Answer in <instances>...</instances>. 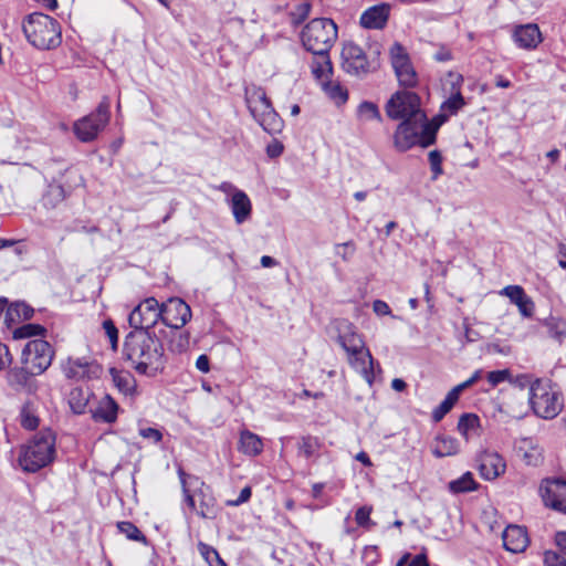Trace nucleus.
<instances>
[{
    "instance_id": "nucleus-41",
    "label": "nucleus",
    "mask_w": 566,
    "mask_h": 566,
    "mask_svg": "<svg viewBox=\"0 0 566 566\" xmlns=\"http://www.w3.org/2000/svg\"><path fill=\"white\" fill-rule=\"evenodd\" d=\"M395 73H396V76H397L399 83L402 86L413 87L417 85L418 77H417V73L411 63H409L405 67H401L400 70H398Z\"/></svg>"
},
{
    "instance_id": "nucleus-10",
    "label": "nucleus",
    "mask_w": 566,
    "mask_h": 566,
    "mask_svg": "<svg viewBox=\"0 0 566 566\" xmlns=\"http://www.w3.org/2000/svg\"><path fill=\"white\" fill-rule=\"evenodd\" d=\"M53 357L54 350L49 342L42 338L31 339L21 352V365L41 375L51 366Z\"/></svg>"
},
{
    "instance_id": "nucleus-11",
    "label": "nucleus",
    "mask_w": 566,
    "mask_h": 566,
    "mask_svg": "<svg viewBox=\"0 0 566 566\" xmlns=\"http://www.w3.org/2000/svg\"><path fill=\"white\" fill-rule=\"evenodd\" d=\"M161 314L159 302L155 297H147L129 313L128 324L133 331L158 332L156 325Z\"/></svg>"
},
{
    "instance_id": "nucleus-52",
    "label": "nucleus",
    "mask_w": 566,
    "mask_h": 566,
    "mask_svg": "<svg viewBox=\"0 0 566 566\" xmlns=\"http://www.w3.org/2000/svg\"><path fill=\"white\" fill-rule=\"evenodd\" d=\"M371 507L361 506L356 511L355 521L359 526L368 527L370 525Z\"/></svg>"
},
{
    "instance_id": "nucleus-38",
    "label": "nucleus",
    "mask_w": 566,
    "mask_h": 566,
    "mask_svg": "<svg viewBox=\"0 0 566 566\" xmlns=\"http://www.w3.org/2000/svg\"><path fill=\"white\" fill-rule=\"evenodd\" d=\"M46 329L40 324H24L13 331L14 339L30 338L32 336H42Z\"/></svg>"
},
{
    "instance_id": "nucleus-25",
    "label": "nucleus",
    "mask_w": 566,
    "mask_h": 566,
    "mask_svg": "<svg viewBox=\"0 0 566 566\" xmlns=\"http://www.w3.org/2000/svg\"><path fill=\"white\" fill-rule=\"evenodd\" d=\"M460 446L455 438L439 436L436 438L432 453L437 458L451 457L459 452Z\"/></svg>"
},
{
    "instance_id": "nucleus-40",
    "label": "nucleus",
    "mask_w": 566,
    "mask_h": 566,
    "mask_svg": "<svg viewBox=\"0 0 566 566\" xmlns=\"http://www.w3.org/2000/svg\"><path fill=\"white\" fill-rule=\"evenodd\" d=\"M21 426L28 430H34L39 426V418L30 401H28L20 412Z\"/></svg>"
},
{
    "instance_id": "nucleus-44",
    "label": "nucleus",
    "mask_w": 566,
    "mask_h": 566,
    "mask_svg": "<svg viewBox=\"0 0 566 566\" xmlns=\"http://www.w3.org/2000/svg\"><path fill=\"white\" fill-rule=\"evenodd\" d=\"M464 105V98L460 92L452 94L441 106L449 114H455Z\"/></svg>"
},
{
    "instance_id": "nucleus-4",
    "label": "nucleus",
    "mask_w": 566,
    "mask_h": 566,
    "mask_svg": "<svg viewBox=\"0 0 566 566\" xmlns=\"http://www.w3.org/2000/svg\"><path fill=\"white\" fill-rule=\"evenodd\" d=\"M22 30L29 43L39 50H52L62 42L59 22L44 13L29 14L23 21Z\"/></svg>"
},
{
    "instance_id": "nucleus-26",
    "label": "nucleus",
    "mask_w": 566,
    "mask_h": 566,
    "mask_svg": "<svg viewBox=\"0 0 566 566\" xmlns=\"http://www.w3.org/2000/svg\"><path fill=\"white\" fill-rule=\"evenodd\" d=\"M114 385L125 396H133L136 391V379L128 371H119L115 368L111 369Z\"/></svg>"
},
{
    "instance_id": "nucleus-33",
    "label": "nucleus",
    "mask_w": 566,
    "mask_h": 566,
    "mask_svg": "<svg viewBox=\"0 0 566 566\" xmlns=\"http://www.w3.org/2000/svg\"><path fill=\"white\" fill-rule=\"evenodd\" d=\"M65 199V191L61 185H50L43 195L42 205L48 209L56 208Z\"/></svg>"
},
{
    "instance_id": "nucleus-42",
    "label": "nucleus",
    "mask_w": 566,
    "mask_h": 566,
    "mask_svg": "<svg viewBox=\"0 0 566 566\" xmlns=\"http://www.w3.org/2000/svg\"><path fill=\"white\" fill-rule=\"evenodd\" d=\"M189 340L190 335L188 332L181 329L176 331L170 342V348L174 352L182 353L188 348Z\"/></svg>"
},
{
    "instance_id": "nucleus-21",
    "label": "nucleus",
    "mask_w": 566,
    "mask_h": 566,
    "mask_svg": "<svg viewBox=\"0 0 566 566\" xmlns=\"http://www.w3.org/2000/svg\"><path fill=\"white\" fill-rule=\"evenodd\" d=\"M390 7L386 3L374 6L363 12L360 24L366 29H382L388 20Z\"/></svg>"
},
{
    "instance_id": "nucleus-64",
    "label": "nucleus",
    "mask_w": 566,
    "mask_h": 566,
    "mask_svg": "<svg viewBox=\"0 0 566 566\" xmlns=\"http://www.w3.org/2000/svg\"><path fill=\"white\" fill-rule=\"evenodd\" d=\"M407 566H429L426 555H416L410 562L408 560Z\"/></svg>"
},
{
    "instance_id": "nucleus-54",
    "label": "nucleus",
    "mask_w": 566,
    "mask_h": 566,
    "mask_svg": "<svg viewBox=\"0 0 566 566\" xmlns=\"http://www.w3.org/2000/svg\"><path fill=\"white\" fill-rule=\"evenodd\" d=\"M195 512L203 518H212L214 516L213 504L206 500H202L198 507L196 506Z\"/></svg>"
},
{
    "instance_id": "nucleus-3",
    "label": "nucleus",
    "mask_w": 566,
    "mask_h": 566,
    "mask_svg": "<svg viewBox=\"0 0 566 566\" xmlns=\"http://www.w3.org/2000/svg\"><path fill=\"white\" fill-rule=\"evenodd\" d=\"M338 343L347 353L349 365L371 385L375 379L374 358L365 346L363 337L348 323H343V331L338 335Z\"/></svg>"
},
{
    "instance_id": "nucleus-49",
    "label": "nucleus",
    "mask_w": 566,
    "mask_h": 566,
    "mask_svg": "<svg viewBox=\"0 0 566 566\" xmlns=\"http://www.w3.org/2000/svg\"><path fill=\"white\" fill-rule=\"evenodd\" d=\"M311 4L308 2H302L296 6L295 10L292 12V19L295 24L302 23L310 14Z\"/></svg>"
},
{
    "instance_id": "nucleus-28",
    "label": "nucleus",
    "mask_w": 566,
    "mask_h": 566,
    "mask_svg": "<svg viewBox=\"0 0 566 566\" xmlns=\"http://www.w3.org/2000/svg\"><path fill=\"white\" fill-rule=\"evenodd\" d=\"M316 57L312 62V73L321 83L328 80L333 73V66L328 53L314 54Z\"/></svg>"
},
{
    "instance_id": "nucleus-61",
    "label": "nucleus",
    "mask_w": 566,
    "mask_h": 566,
    "mask_svg": "<svg viewBox=\"0 0 566 566\" xmlns=\"http://www.w3.org/2000/svg\"><path fill=\"white\" fill-rule=\"evenodd\" d=\"M373 311L378 316L391 315V310L389 305L381 300H376L373 303Z\"/></svg>"
},
{
    "instance_id": "nucleus-36",
    "label": "nucleus",
    "mask_w": 566,
    "mask_h": 566,
    "mask_svg": "<svg viewBox=\"0 0 566 566\" xmlns=\"http://www.w3.org/2000/svg\"><path fill=\"white\" fill-rule=\"evenodd\" d=\"M297 449L300 455L310 459L321 449V441L317 437L303 436L297 441Z\"/></svg>"
},
{
    "instance_id": "nucleus-18",
    "label": "nucleus",
    "mask_w": 566,
    "mask_h": 566,
    "mask_svg": "<svg viewBox=\"0 0 566 566\" xmlns=\"http://www.w3.org/2000/svg\"><path fill=\"white\" fill-rule=\"evenodd\" d=\"M503 546L511 553H522L528 546L526 528L520 525H509L502 534Z\"/></svg>"
},
{
    "instance_id": "nucleus-34",
    "label": "nucleus",
    "mask_w": 566,
    "mask_h": 566,
    "mask_svg": "<svg viewBox=\"0 0 566 566\" xmlns=\"http://www.w3.org/2000/svg\"><path fill=\"white\" fill-rule=\"evenodd\" d=\"M460 395L452 388L443 401L433 409L432 411V420L434 422H439L443 419V417L452 409L455 402L459 400Z\"/></svg>"
},
{
    "instance_id": "nucleus-31",
    "label": "nucleus",
    "mask_w": 566,
    "mask_h": 566,
    "mask_svg": "<svg viewBox=\"0 0 566 566\" xmlns=\"http://www.w3.org/2000/svg\"><path fill=\"white\" fill-rule=\"evenodd\" d=\"M542 324L547 328L548 335L559 344L566 339V321L560 317L551 316L541 321Z\"/></svg>"
},
{
    "instance_id": "nucleus-24",
    "label": "nucleus",
    "mask_w": 566,
    "mask_h": 566,
    "mask_svg": "<svg viewBox=\"0 0 566 566\" xmlns=\"http://www.w3.org/2000/svg\"><path fill=\"white\" fill-rule=\"evenodd\" d=\"M238 450L245 455L256 457L263 451V442L258 434L249 430H242Z\"/></svg>"
},
{
    "instance_id": "nucleus-7",
    "label": "nucleus",
    "mask_w": 566,
    "mask_h": 566,
    "mask_svg": "<svg viewBox=\"0 0 566 566\" xmlns=\"http://www.w3.org/2000/svg\"><path fill=\"white\" fill-rule=\"evenodd\" d=\"M303 46L313 54L328 53L337 40V25L328 18L311 20L301 33Z\"/></svg>"
},
{
    "instance_id": "nucleus-43",
    "label": "nucleus",
    "mask_w": 566,
    "mask_h": 566,
    "mask_svg": "<svg viewBox=\"0 0 566 566\" xmlns=\"http://www.w3.org/2000/svg\"><path fill=\"white\" fill-rule=\"evenodd\" d=\"M358 115L365 120L381 119L379 109L376 104L371 102H363L358 106Z\"/></svg>"
},
{
    "instance_id": "nucleus-1",
    "label": "nucleus",
    "mask_w": 566,
    "mask_h": 566,
    "mask_svg": "<svg viewBox=\"0 0 566 566\" xmlns=\"http://www.w3.org/2000/svg\"><path fill=\"white\" fill-rule=\"evenodd\" d=\"M166 329L146 332L130 331L123 344V358L140 375L155 376L165 367V348L163 338Z\"/></svg>"
},
{
    "instance_id": "nucleus-20",
    "label": "nucleus",
    "mask_w": 566,
    "mask_h": 566,
    "mask_svg": "<svg viewBox=\"0 0 566 566\" xmlns=\"http://www.w3.org/2000/svg\"><path fill=\"white\" fill-rule=\"evenodd\" d=\"M227 201L238 224H242L250 219L252 203L244 191H235Z\"/></svg>"
},
{
    "instance_id": "nucleus-22",
    "label": "nucleus",
    "mask_w": 566,
    "mask_h": 566,
    "mask_svg": "<svg viewBox=\"0 0 566 566\" xmlns=\"http://www.w3.org/2000/svg\"><path fill=\"white\" fill-rule=\"evenodd\" d=\"M513 38L515 43L522 49H534L542 41L541 31L533 23L516 27Z\"/></svg>"
},
{
    "instance_id": "nucleus-60",
    "label": "nucleus",
    "mask_w": 566,
    "mask_h": 566,
    "mask_svg": "<svg viewBox=\"0 0 566 566\" xmlns=\"http://www.w3.org/2000/svg\"><path fill=\"white\" fill-rule=\"evenodd\" d=\"M283 144L277 139H273L266 147V154L270 158H276L283 153Z\"/></svg>"
},
{
    "instance_id": "nucleus-37",
    "label": "nucleus",
    "mask_w": 566,
    "mask_h": 566,
    "mask_svg": "<svg viewBox=\"0 0 566 566\" xmlns=\"http://www.w3.org/2000/svg\"><path fill=\"white\" fill-rule=\"evenodd\" d=\"M390 60L395 72L411 63L405 48L397 42L390 48Z\"/></svg>"
},
{
    "instance_id": "nucleus-13",
    "label": "nucleus",
    "mask_w": 566,
    "mask_h": 566,
    "mask_svg": "<svg viewBox=\"0 0 566 566\" xmlns=\"http://www.w3.org/2000/svg\"><path fill=\"white\" fill-rule=\"evenodd\" d=\"M63 375L74 381L98 378L102 368L88 357H69L61 363Z\"/></svg>"
},
{
    "instance_id": "nucleus-59",
    "label": "nucleus",
    "mask_w": 566,
    "mask_h": 566,
    "mask_svg": "<svg viewBox=\"0 0 566 566\" xmlns=\"http://www.w3.org/2000/svg\"><path fill=\"white\" fill-rule=\"evenodd\" d=\"M252 491L250 486H244L241 491L239 496L235 500H231L227 502V505L229 506H239L245 502H248L251 497Z\"/></svg>"
},
{
    "instance_id": "nucleus-23",
    "label": "nucleus",
    "mask_w": 566,
    "mask_h": 566,
    "mask_svg": "<svg viewBox=\"0 0 566 566\" xmlns=\"http://www.w3.org/2000/svg\"><path fill=\"white\" fill-rule=\"evenodd\" d=\"M117 402L109 395H105L99 399L97 407L93 411V418L96 421L113 423L117 419Z\"/></svg>"
},
{
    "instance_id": "nucleus-56",
    "label": "nucleus",
    "mask_w": 566,
    "mask_h": 566,
    "mask_svg": "<svg viewBox=\"0 0 566 566\" xmlns=\"http://www.w3.org/2000/svg\"><path fill=\"white\" fill-rule=\"evenodd\" d=\"M139 434L147 440H150L154 443H158L163 439V433L155 428H140Z\"/></svg>"
},
{
    "instance_id": "nucleus-58",
    "label": "nucleus",
    "mask_w": 566,
    "mask_h": 566,
    "mask_svg": "<svg viewBox=\"0 0 566 566\" xmlns=\"http://www.w3.org/2000/svg\"><path fill=\"white\" fill-rule=\"evenodd\" d=\"M355 251L353 242H345L336 245V254L344 261L349 260Z\"/></svg>"
},
{
    "instance_id": "nucleus-63",
    "label": "nucleus",
    "mask_w": 566,
    "mask_h": 566,
    "mask_svg": "<svg viewBox=\"0 0 566 566\" xmlns=\"http://www.w3.org/2000/svg\"><path fill=\"white\" fill-rule=\"evenodd\" d=\"M555 543L559 547V549L566 555V531H560L556 533Z\"/></svg>"
},
{
    "instance_id": "nucleus-32",
    "label": "nucleus",
    "mask_w": 566,
    "mask_h": 566,
    "mask_svg": "<svg viewBox=\"0 0 566 566\" xmlns=\"http://www.w3.org/2000/svg\"><path fill=\"white\" fill-rule=\"evenodd\" d=\"M321 85L326 95L336 104H344L348 99L347 90L338 82H334L328 78L322 82Z\"/></svg>"
},
{
    "instance_id": "nucleus-51",
    "label": "nucleus",
    "mask_w": 566,
    "mask_h": 566,
    "mask_svg": "<svg viewBox=\"0 0 566 566\" xmlns=\"http://www.w3.org/2000/svg\"><path fill=\"white\" fill-rule=\"evenodd\" d=\"M103 328L105 329V333L109 338L113 349H116L118 343V331L115 324L113 323L112 319H106L103 322Z\"/></svg>"
},
{
    "instance_id": "nucleus-35",
    "label": "nucleus",
    "mask_w": 566,
    "mask_h": 566,
    "mask_svg": "<svg viewBox=\"0 0 566 566\" xmlns=\"http://www.w3.org/2000/svg\"><path fill=\"white\" fill-rule=\"evenodd\" d=\"M476 489V482L471 472H465L459 479L449 482V490L452 493H465Z\"/></svg>"
},
{
    "instance_id": "nucleus-17",
    "label": "nucleus",
    "mask_w": 566,
    "mask_h": 566,
    "mask_svg": "<svg viewBox=\"0 0 566 566\" xmlns=\"http://www.w3.org/2000/svg\"><path fill=\"white\" fill-rule=\"evenodd\" d=\"M39 375L33 373L29 367L15 366L8 370L7 381L8 385L17 392L34 395L39 389V384L34 376Z\"/></svg>"
},
{
    "instance_id": "nucleus-55",
    "label": "nucleus",
    "mask_w": 566,
    "mask_h": 566,
    "mask_svg": "<svg viewBox=\"0 0 566 566\" xmlns=\"http://www.w3.org/2000/svg\"><path fill=\"white\" fill-rule=\"evenodd\" d=\"M453 59V54L450 48L446 45H439L438 50L433 54V60L440 63L449 62Z\"/></svg>"
},
{
    "instance_id": "nucleus-9",
    "label": "nucleus",
    "mask_w": 566,
    "mask_h": 566,
    "mask_svg": "<svg viewBox=\"0 0 566 566\" xmlns=\"http://www.w3.org/2000/svg\"><path fill=\"white\" fill-rule=\"evenodd\" d=\"M109 107L108 97H104L95 112L74 124V133L81 142L88 143L97 137L109 120Z\"/></svg>"
},
{
    "instance_id": "nucleus-2",
    "label": "nucleus",
    "mask_w": 566,
    "mask_h": 566,
    "mask_svg": "<svg viewBox=\"0 0 566 566\" xmlns=\"http://www.w3.org/2000/svg\"><path fill=\"white\" fill-rule=\"evenodd\" d=\"M244 101L253 119L270 135L280 134L284 122L274 109L263 87L250 84L244 87Z\"/></svg>"
},
{
    "instance_id": "nucleus-29",
    "label": "nucleus",
    "mask_w": 566,
    "mask_h": 566,
    "mask_svg": "<svg viewBox=\"0 0 566 566\" xmlns=\"http://www.w3.org/2000/svg\"><path fill=\"white\" fill-rule=\"evenodd\" d=\"M33 315V308L24 302H15L8 306L6 311V323L10 325L20 319H30Z\"/></svg>"
},
{
    "instance_id": "nucleus-16",
    "label": "nucleus",
    "mask_w": 566,
    "mask_h": 566,
    "mask_svg": "<svg viewBox=\"0 0 566 566\" xmlns=\"http://www.w3.org/2000/svg\"><path fill=\"white\" fill-rule=\"evenodd\" d=\"M539 492L546 506L566 514V481L546 479L542 482Z\"/></svg>"
},
{
    "instance_id": "nucleus-39",
    "label": "nucleus",
    "mask_w": 566,
    "mask_h": 566,
    "mask_svg": "<svg viewBox=\"0 0 566 566\" xmlns=\"http://www.w3.org/2000/svg\"><path fill=\"white\" fill-rule=\"evenodd\" d=\"M117 530L120 534H124L130 541L146 543L145 535L132 522H128V521L118 522Z\"/></svg>"
},
{
    "instance_id": "nucleus-46",
    "label": "nucleus",
    "mask_w": 566,
    "mask_h": 566,
    "mask_svg": "<svg viewBox=\"0 0 566 566\" xmlns=\"http://www.w3.org/2000/svg\"><path fill=\"white\" fill-rule=\"evenodd\" d=\"M429 163L432 170V179L436 180L442 172V157L438 150L429 153Z\"/></svg>"
},
{
    "instance_id": "nucleus-62",
    "label": "nucleus",
    "mask_w": 566,
    "mask_h": 566,
    "mask_svg": "<svg viewBox=\"0 0 566 566\" xmlns=\"http://www.w3.org/2000/svg\"><path fill=\"white\" fill-rule=\"evenodd\" d=\"M11 363V356L7 345L0 343V369H3Z\"/></svg>"
},
{
    "instance_id": "nucleus-47",
    "label": "nucleus",
    "mask_w": 566,
    "mask_h": 566,
    "mask_svg": "<svg viewBox=\"0 0 566 566\" xmlns=\"http://www.w3.org/2000/svg\"><path fill=\"white\" fill-rule=\"evenodd\" d=\"M500 294L507 296L510 301L515 304L525 295V292L520 285H507L500 292Z\"/></svg>"
},
{
    "instance_id": "nucleus-6",
    "label": "nucleus",
    "mask_w": 566,
    "mask_h": 566,
    "mask_svg": "<svg viewBox=\"0 0 566 566\" xmlns=\"http://www.w3.org/2000/svg\"><path fill=\"white\" fill-rule=\"evenodd\" d=\"M55 457V436L51 430L40 431L25 446L19 455L23 471L36 472L50 464Z\"/></svg>"
},
{
    "instance_id": "nucleus-45",
    "label": "nucleus",
    "mask_w": 566,
    "mask_h": 566,
    "mask_svg": "<svg viewBox=\"0 0 566 566\" xmlns=\"http://www.w3.org/2000/svg\"><path fill=\"white\" fill-rule=\"evenodd\" d=\"M198 549H199L201 556L203 557V559L210 566H213V563L220 564L221 557H220L219 553L217 552V549H214L212 546L200 542L198 544Z\"/></svg>"
},
{
    "instance_id": "nucleus-19",
    "label": "nucleus",
    "mask_w": 566,
    "mask_h": 566,
    "mask_svg": "<svg viewBox=\"0 0 566 566\" xmlns=\"http://www.w3.org/2000/svg\"><path fill=\"white\" fill-rule=\"evenodd\" d=\"M506 464L496 452H485L480 457L479 471L485 480H494L504 473Z\"/></svg>"
},
{
    "instance_id": "nucleus-15",
    "label": "nucleus",
    "mask_w": 566,
    "mask_h": 566,
    "mask_svg": "<svg viewBox=\"0 0 566 566\" xmlns=\"http://www.w3.org/2000/svg\"><path fill=\"white\" fill-rule=\"evenodd\" d=\"M342 60L343 70L350 75L363 76L371 70V63L363 49L352 41L344 43Z\"/></svg>"
},
{
    "instance_id": "nucleus-30",
    "label": "nucleus",
    "mask_w": 566,
    "mask_h": 566,
    "mask_svg": "<svg viewBox=\"0 0 566 566\" xmlns=\"http://www.w3.org/2000/svg\"><path fill=\"white\" fill-rule=\"evenodd\" d=\"M480 418L474 413H463L458 422V431L465 439L469 440L472 436L479 433Z\"/></svg>"
},
{
    "instance_id": "nucleus-50",
    "label": "nucleus",
    "mask_w": 566,
    "mask_h": 566,
    "mask_svg": "<svg viewBox=\"0 0 566 566\" xmlns=\"http://www.w3.org/2000/svg\"><path fill=\"white\" fill-rule=\"evenodd\" d=\"M515 305L524 317H531L534 313V302L526 294Z\"/></svg>"
},
{
    "instance_id": "nucleus-8",
    "label": "nucleus",
    "mask_w": 566,
    "mask_h": 566,
    "mask_svg": "<svg viewBox=\"0 0 566 566\" xmlns=\"http://www.w3.org/2000/svg\"><path fill=\"white\" fill-rule=\"evenodd\" d=\"M528 401L534 413L543 419L555 418L563 407L558 394L539 379L531 385Z\"/></svg>"
},
{
    "instance_id": "nucleus-57",
    "label": "nucleus",
    "mask_w": 566,
    "mask_h": 566,
    "mask_svg": "<svg viewBox=\"0 0 566 566\" xmlns=\"http://www.w3.org/2000/svg\"><path fill=\"white\" fill-rule=\"evenodd\" d=\"M482 377V370L481 369H478L475 370L472 376L467 379L465 381L457 385L455 387H453V389L459 394L461 395V392L463 390H465L467 388L471 387L472 385H474L480 378Z\"/></svg>"
},
{
    "instance_id": "nucleus-27",
    "label": "nucleus",
    "mask_w": 566,
    "mask_h": 566,
    "mask_svg": "<svg viewBox=\"0 0 566 566\" xmlns=\"http://www.w3.org/2000/svg\"><path fill=\"white\" fill-rule=\"evenodd\" d=\"M90 398L91 392L87 388L75 387L71 389L67 399L71 410L76 415L84 413Z\"/></svg>"
},
{
    "instance_id": "nucleus-5",
    "label": "nucleus",
    "mask_w": 566,
    "mask_h": 566,
    "mask_svg": "<svg viewBox=\"0 0 566 566\" xmlns=\"http://www.w3.org/2000/svg\"><path fill=\"white\" fill-rule=\"evenodd\" d=\"M437 129V126L428 122L426 115L402 118L395 133V146L401 151L416 145L428 147L436 142Z\"/></svg>"
},
{
    "instance_id": "nucleus-14",
    "label": "nucleus",
    "mask_w": 566,
    "mask_h": 566,
    "mask_svg": "<svg viewBox=\"0 0 566 566\" xmlns=\"http://www.w3.org/2000/svg\"><path fill=\"white\" fill-rule=\"evenodd\" d=\"M160 321L174 331L181 329L191 318L190 306L179 297H170L160 304Z\"/></svg>"
},
{
    "instance_id": "nucleus-48",
    "label": "nucleus",
    "mask_w": 566,
    "mask_h": 566,
    "mask_svg": "<svg viewBox=\"0 0 566 566\" xmlns=\"http://www.w3.org/2000/svg\"><path fill=\"white\" fill-rule=\"evenodd\" d=\"M488 381L492 387L497 386L499 384L510 380L511 373L509 369H502V370H493L488 373Z\"/></svg>"
},
{
    "instance_id": "nucleus-53",
    "label": "nucleus",
    "mask_w": 566,
    "mask_h": 566,
    "mask_svg": "<svg viewBox=\"0 0 566 566\" xmlns=\"http://www.w3.org/2000/svg\"><path fill=\"white\" fill-rule=\"evenodd\" d=\"M544 566H566V559L558 553L548 551L544 554Z\"/></svg>"
},
{
    "instance_id": "nucleus-12",
    "label": "nucleus",
    "mask_w": 566,
    "mask_h": 566,
    "mask_svg": "<svg viewBox=\"0 0 566 566\" xmlns=\"http://www.w3.org/2000/svg\"><path fill=\"white\" fill-rule=\"evenodd\" d=\"M386 113L395 120L415 117L418 114L426 115L420 108V97L409 91L395 93L386 104Z\"/></svg>"
}]
</instances>
